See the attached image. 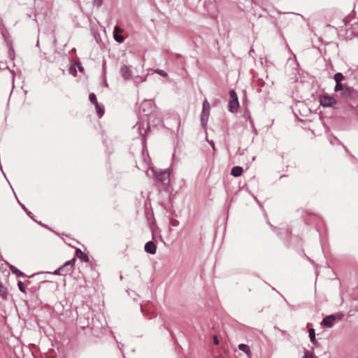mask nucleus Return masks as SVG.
<instances>
[{
	"instance_id": "1",
	"label": "nucleus",
	"mask_w": 358,
	"mask_h": 358,
	"mask_svg": "<svg viewBox=\"0 0 358 358\" xmlns=\"http://www.w3.org/2000/svg\"><path fill=\"white\" fill-rule=\"evenodd\" d=\"M76 262V258H73L69 261L65 262L62 266L55 270L53 273L55 275H66L70 273L73 270V264Z\"/></svg>"
},
{
	"instance_id": "2",
	"label": "nucleus",
	"mask_w": 358,
	"mask_h": 358,
	"mask_svg": "<svg viewBox=\"0 0 358 358\" xmlns=\"http://www.w3.org/2000/svg\"><path fill=\"white\" fill-rule=\"evenodd\" d=\"M210 103L206 99L203 101L202 111L201 114V123L203 127H206L210 115Z\"/></svg>"
},
{
	"instance_id": "3",
	"label": "nucleus",
	"mask_w": 358,
	"mask_h": 358,
	"mask_svg": "<svg viewBox=\"0 0 358 358\" xmlns=\"http://www.w3.org/2000/svg\"><path fill=\"white\" fill-rule=\"evenodd\" d=\"M239 107L238 96L234 90L229 92V101L228 104L229 111L234 113L237 112Z\"/></svg>"
},
{
	"instance_id": "4",
	"label": "nucleus",
	"mask_w": 358,
	"mask_h": 358,
	"mask_svg": "<svg viewBox=\"0 0 358 358\" xmlns=\"http://www.w3.org/2000/svg\"><path fill=\"white\" fill-rule=\"evenodd\" d=\"M204 8L210 17L213 18L217 17L218 9L215 0H206L204 2Z\"/></svg>"
},
{
	"instance_id": "5",
	"label": "nucleus",
	"mask_w": 358,
	"mask_h": 358,
	"mask_svg": "<svg viewBox=\"0 0 358 358\" xmlns=\"http://www.w3.org/2000/svg\"><path fill=\"white\" fill-rule=\"evenodd\" d=\"M156 179L163 185H167L170 183V169L161 170L159 172L155 171Z\"/></svg>"
},
{
	"instance_id": "6",
	"label": "nucleus",
	"mask_w": 358,
	"mask_h": 358,
	"mask_svg": "<svg viewBox=\"0 0 358 358\" xmlns=\"http://www.w3.org/2000/svg\"><path fill=\"white\" fill-rule=\"evenodd\" d=\"M334 91L336 92H341L340 96L343 99H348L352 96L353 90L352 87L341 83L340 87H334Z\"/></svg>"
},
{
	"instance_id": "7",
	"label": "nucleus",
	"mask_w": 358,
	"mask_h": 358,
	"mask_svg": "<svg viewBox=\"0 0 358 358\" xmlns=\"http://www.w3.org/2000/svg\"><path fill=\"white\" fill-rule=\"evenodd\" d=\"M320 105L324 108L332 107L336 103V100L329 95H324L320 98Z\"/></svg>"
},
{
	"instance_id": "8",
	"label": "nucleus",
	"mask_w": 358,
	"mask_h": 358,
	"mask_svg": "<svg viewBox=\"0 0 358 358\" xmlns=\"http://www.w3.org/2000/svg\"><path fill=\"white\" fill-rule=\"evenodd\" d=\"M336 320V315H330L323 318V320L321 322V325L330 328L334 325V323Z\"/></svg>"
},
{
	"instance_id": "9",
	"label": "nucleus",
	"mask_w": 358,
	"mask_h": 358,
	"mask_svg": "<svg viewBox=\"0 0 358 358\" xmlns=\"http://www.w3.org/2000/svg\"><path fill=\"white\" fill-rule=\"evenodd\" d=\"M121 32L122 29L118 26H115L114 27L113 38L116 42L120 43H123L124 41V38L122 35H120V33Z\"/></svg>"
},
{
	"instance_id": "10",
	"label": "nucleus",
	"mask_w": 358,
	"mask_h": 358,
	"mask_svg": "<svg viewBox=\"0 0 358 358\" xmlns=\"http://www.w3.org/2000/svg\"><path fill=\"white\" fill-rule=\"evenodd\" d=\"M120 73L125 80L130 79L132 75L130 66L123 65L120 69Z\"/></svg>"
},
{
	"instance_id": "11",
	"label": "nucleus",
	"mask_w": 358,
	"mask_h": 358,
	"mask_svg": "<svg viewBox=\"0 0 358 358\" xmlns=\"http://www.w3.org/2000/svg\"><path fill=\"white\" fill-rule=\"evenodd\" d=\"M144 249L147 253L154 255L156 253L157 247L155 243L150 241L145 243Z\"/></svg>"
},
{
	"instance_id": "12",
	"label": "nucleus",
	"mask_w": 358,
	"mask_h": 358,
	"mask_svg": "<svg viewBox=\"0 0 358 358\" xmlns=\"http://www.w3.org/2000/svg\"><path fill=\"white\" fill-rule=\"evenodd\" d=\"M76 255L85 262H88L90 261L88 255L79 248L76 250Z\"/></svg>"
},
{
	"instance_id": "13",
	"label": "nucleus",
	"mask_w": 358,
	"mask_h": 358,
	"mask_svg": "<svg viewBox=\"0 0 358 358\" xmlns=\"http://www.w3.org/2000/svg\"><path fill=\"white\" fill-rule=\"evenodd\" d=\"M243 171V169L241 166H234L231 170V174L234 177L240 176Z\"/></svg>"
},
{
	"instance_id": "14",
	"label": "nucleus",
	"mask_w": 358,
	"mask_h": 358,
	"mask_svg": "<svg viewBox=\"0 0 358 358\" xmlns=\"http://www.w3.org/2000/svg\"><path fill=\"white\" fill-rule=\"evenodd\" d=\"M334 79L336 82L335 86H337V87H340L341 84L342 83L341 82L344 79V76L341 73L338 72L334 74Z\"/></svg>"
},
{
	"instance_id": "15",
	"label": "nucleus",
	"mask_w": 358,
	"mask_h": 358,
	"mask_svg": "<svg viewBox=\"0 0 358 358\" xmlns=\"http://www.w3.org/2000/svg\"><path fill=\"white\" fill-rule=\"evenodd\" d=\"M146 107H151V102L150 101H145L142 104H141V110L143 111V113H145V115H148V113L150 112H151V109L149 110H146L145 108Z\"/></svg>"
},
{
	"instance_id": "16",
	"label": "nucleus",
	"mask_w": 358,
	"mask_h": 358,
	"mask_svg": "<svg viewBox=\"0 0 358 358\" xmlns=\"http://www.w3.org/2000/svg\"><path fill=\"white\" fill-rule=\"evenodd\" d=\"M238 349L245 353L248 355V356H250L251 354V351L250 350V348L248 345L244 343H241L238 345Z\"/></svg>"
},
{
	"instance_id": "17",
	"label": "nucleus",
	"mask_w": 358,
	"mask_h": 358,
	"mask_svg": "<svg viewBox=\"0 0 358 358\" xmlns=\"http://www.w3.org/2000/svg\"><path fill=\"white\" fill-rule=\"evenodd\" d=\"M10 269L13 273L16 274L17 276H20V277L25 276V274L23 272L20 271L19 269H17L15 266H14L13 265L10 266Z\"/></svg>"
},
{
	"instance_id": "18",
	"label": "nucleus",
	"mask_w": 358,
	"mask_h": 358,
	"mask_svg": "<svg viewBox=\"0 0 358 358\" xmlns=\"http://www.w3.org/2000/svg\"><path fill=\"white\" fill-rule=\"evenodd\" d=\"M95 108L96 110V113L99 117H101L104 114V108L103 106H101L99 103L95 105Z\"/></svg>"
},
{
	"instance_id": "19",
	"label": "nucleus",
	"mask_w": 358,
	"mask_h": 358,
	"mask_svg": "<svg viewBox=\"0 0 358 358\" xmlns=\"http://www.w3.org/2000/svg\"><path fill=\"white\" fill-rule=\"evenodd\" d=\"M308 336L310 342H315V332L313 328H310L308 329Z\"/></svg>"
},
{
	"instance_id": "20",
	"label": "nucleus",
	"mask_w": 358,
	"mask_h": 358,
	"mask_svg": "<svg viewBox=\"0 0 358 358\" xmlns=\"http://www.w3.org/2000/svg\"><path fill=\"white\" fill-rule=\"evenodd\" d=\"M7 294V289L3 285L1 282H0V296L3 299H6Z\"/></svg>"
},
{
	"instance_id": "21",
	"label": "nucleus",
	"mask_w": 358,
	"mask_h": 358,
	"mask_svg": "<svg viewBox=\"0 0 358 358\" xmlns=\"http://www.w3.org/2000/svg\"><path fill=\"white\" fill-rule=\"evenodd\" d=\"M18 203H20V205L21 206L22 208V209L24 210V212L27 213V215L30 218H31V219H33V220H34V215H33V213H32L31 211L28 210H27V208L25 207V206H24L23 203H20V201H18Z\"/></svg>"
},
{
	"instance_id": "22",
	"label": "nucleus",
	"mask_w": 358,
	"mask_h": 358,
	"mask_svg": "<svg viewBox=\"0 0 358 358\" xmlns=\"http://www.w3.org/2000/svg\"><path fill=\"white\" fill-rule=\"evenodd\" d=\"M89 99L90 101L94 104V106L96 104V103H99L98 101H97V99H96V96L94 93H90V95H89Z\"/></svg>"
},
{
	"instance_id": "23",
	"label": "nucleus",
	"mask_w": 358,
	"mask_h": 358,
	"mask_svg": "<svg viewBox=\"0 0 358 358\" xmlns=\"http://www.w3.org/2000/svg\"><path fill=\"white\" fill-rule=\"evenodd\" d=\"M154 71H155V73H156L163 77H166L168 76L167 73L162 69H157Z\"/></svg>"
},
{
	"instance_id": "24",
	"label": "nucleus",
	"mask_w": 358,
	"mask_h": 358,
	"mask_svg": "<svg viewBox=\"0 0 358 358\" xmlns=\"http://www.w3.org/2000/svg\"><path fill=\"white\" fill-rule=\"evenodd\" d=\"M17 287L20 292L25 293L26 288H25L24 284L22 281L17 282Z\"/></svg>"
},
{
	"instance_id": "25",
	"label": "nucleus",
	"mask_w": 358,
	"mask_h": 358,
	"mask_svg": "<svg viewBox=\"0 0 358 358\" xmlns=\"http://www.w3.org/2000/svg\"><path fill=\"white\" fill-rule=\"evenodd\" d=\"M303 358H314L313 352L309 350H305Z\"/></svg>"
},
{
	"instance_id": "26",
	"label": "nucleus",
	"mask_w": 358,
	"mask_h": 358,
	"mask_svg": "<svg viewBox=\"0 0 358 358\" xmlns=\"http://www.w3.org/2000/svg\"><path fill=\"white\" fill-rule=\"evenodd\" d=\"M103 0H93V5L99 8L102 5Z\"/></svg>"
},
{
	"instance_id": "27",
	"label": "nucleus",
	"mask_w": 358,
	"mask_h": 358,
	"mask_svg": "<svg viewBox=\"0 0 358 358\" xmlns=\"http://www.w3.org/2000/svg\"><path fill=\"white\" fill-rule=\"evenodd\" d=\"M207 141H208V143L210 145V146L212 147V149H213V150H215V143H214L213 141H212V140H210V141L207 140Z\"/></svg>"
},
{
	"instance_id": "28",
	"label": "nucleus",
	"mask_w": 358,
	"mask_h": 358,
	"mask_svg": "<svg viewBox=\"0 0 358 358\" xmlns=\"http://www.w3.org/2000/svg\"><path fill=\"white\" fill-rule=\"evenodd\" d=\"M213 343H214L215 345H218L219 343H220L219 342V339H218V338L216 336H215L213 337Z\"/></svg>"
},
{
	"instance_id": "29",
	"label": "nucleus",
	"mask_w": 358,
	"mask_h": 358,
	"mask_svg": "<svg viewBox=\"0 0 358 358\" xmlns=\"http://www.w3.org/2000/svg\"><path fill=\"white\" fill-rule=\"evenodd\" d=\"M336 320H341L343 317V315H342V314H336Z\"/></svg>"
},
{
	"instance_id": "30",
	"label": "nucleus",
	"mask_w": 358,
	"mask_h": 358,
	"mask_svg": "<svg viewBox=\"0 0 358 358\" xmlns=\"http://www.w3.org/2000/svg\"><path fill=\"white\" fill-rule=\"evenodd\" d=\"M135 127H137V129L139 130V134H140L141 135H142V133H141V130H140V129H141V126H140V124H136Z\"/></svg>"
},
{
	"instance_id": "31",
	"label": "nucleus",
	"mask_w": 358,
	"mask_h": 358,
	"mask_svg": "<svg viewBox=\"0 0 358 358\" xmlns=\"http://www.w3.org/2000/svg\"><path fill=\"white\" fill-rule=\"evenodd\" d=\"M13 54H14V51H13V50L10 49V50H9V55H10V56L11 57Z\"/></svg>"
},
{
	"instance_id": "32",
	"label": "nucleus",
	"mask_w": 358,
	"mask_h": 358,
	"mask_svg": "<svg viewBox=\"0 0 358 358\" xmlns=\"http://www.w3.org/2000/svg\"><path fill=\"white\" fill-rule=\"evenodd\" d=\"M311 343L315 347H317L318 345V343H317V341L316 340H315V342H311Z\"/></svg>"
},
{
	"instance_id": "33",
	"label": "nucleus",
	"mask_w": 358,
	"mask_h": 358,
	"mask_svg": "<svg viewBox=\"0 0 358 358\" xmlns=\"http://www.w3.org/2000/svg\"><path fill=\"white\" fill-rule=\"evenodd\" d=\"M117 345H118L119 349L122 350V348L123 347V345L120 343H117Z\"/></svg>"
},
{
	"instance_id": "34",
	"label": "nucleus",
	"mask_w": 358,
	"mask_h": 358,
	"mask_svg": "<svg viewBox=\"0 0 358 358\" xmlns=\"http://www.w3.org/2000/svg\"><path fill=\"white\" fill-rule=\"evenodd\" d=\"M78 68L80 71H82L83 69V66H81L80 65L78 66Z\"/></svg>"
},
{
	"instance_id": "35",
	"label": "nucleus",
	"mask_w": 358,
	"mask_h": 358,
	"mask_svg": "<svg viewBox=\"0 0 358 358\" xmlns=\"http://www.w3.org/2000/svg\"><path fill=\"white\" fill-rule=\"evenodd\" d=\"M141 311L143 313V312H144V310H143V306H141Z\"/></svg>"
},
{
	"instance_id": "36",
	"label": "nucleus",
	"mask_w": 358,
	"mask_h": 358,
	"mask_svg": "<svg viewBox=\"0 0 358 358\" xmlns=\"http://www.w3.org/2000/svg\"><path fill=\"white\" fill-rule=\"evenodd\" d=\"M285 176H286L285 175H282V176H280V178H282L285 177Z\"/></svg>"
},
{
	"instance_id": "37",
	"label": "nucleus",
	"mask_w": 358,
	"mask_h": 358,
	"mask_svg": "<svg viewBox=\"0 0 358 358\" xmlns=\"http://www.w3.org/2000/svg\"><path fill=\"white\" fill-rule=\"evenodd\" d=\"M72 69H73V67H70V69H69L70 72L72 71Z\"/></svg>"
}]
</instances>
